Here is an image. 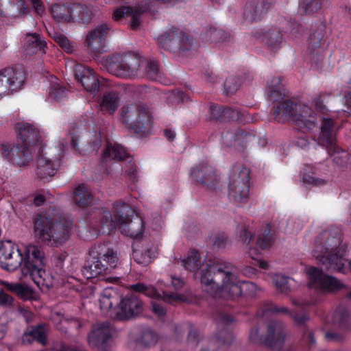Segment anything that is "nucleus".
<instances>
[{"instance_id":"nucleus-1","label":"nucleus","mask_w":351,"mask_h":351,"mask_svg":"<svg viewBox=\"0 0 351 351\" xmlns=\"http://www.w3.org/2000/svg\"><path fill=\"white\" fill-rule=\"evenodd\" d=\"M203 289L213 297L235 300L245 293L250 297L258 293V287L251 282H241L237 268L231 263L208 264L199 274Z\"/></svg>"},{"instance_id":"nucleus-2","label":"nucleus","mask_w":351,"mask_h":351,"mask_svg":"<svg viewBox=\"0 0 351 351\" xmlns=\"http://www.w3.org/2000/svg\"><path fill=\"white\" fill-rule=\"evenodd\" d=\"M312 253L326 271L346 273L351 269V261L348 262L346 257V246L342 243L337 228L331 227L322 232L315 239Z\"/></svg>"},{"instance_id":"nucleus-3","label":"nucleus","mask_w":351,"mask_h":351,"mask_svg":"<svg viewBox=\"0 0 351 351\" xmlns=\"http://www.w3.org/2000/svg\"><path fill=\"white\" fill-rule=\"evenodd\" d=\"M21 142L16 147L8 144L2 145V156L17 166H26L37 150L41 149L38 130L28 123H18L15 126Z\"/></svg>"},{"instance_id":"nucleus-4","label":"nucleus","mask_w":351,"mask_h":351,"mask_svg":"<svg viewBox=\"0 0 351 351\" xmlns=\"http://www.w3.org/2000/svg\"><path fill=\"white\" fill-rule=\"evenodd\" d=\"M114 215L105 210L101 217L99 231L102 233L119 228L121 232L130 237L141 235L144 230L143 219L134 215V210L125 203H117L114 206Z\"/></svg>"},{"instance_id":"nucleus-5","label":"nucleus","mask_w":351,"mask_h":351,"mask_svg":"<svg viewBox=\"0 0 351 351\" xmlns=\"http://www.w3.org/2000/svg\"><path fill=\"white\" fill-rule=\"evenodd\" d=\"M72 227V221L64 217L39 215L34 221V234L40 241L58 247L69 240Z\"/></svg>"},{"instance_id":"nucleus-6","label":"nucleus","mask_w":351,"mask_h":351,"mask_svg":"<svg viewBox=\"0 0 351 351\" xmlns=\"http://www.w3.org/2000/svg\"><path fill=\"white\" fill-rule=\"evenodd\" d=\"M22 274L29 276L39 287L49 285V276L44 269L45 256L43 248L33 244L25 246Z\"/></svg>"},{"instance_id":"nucleus-7","label":"nucleus","mask_w":351,"mask_h":351,"mask_svg":"<svg viewBox=\"0 0 351 351\" xmlns=\"http://www.w3.org/2000/svg\"><path fill=\"white\" fill-rule=\"evenodd\" d=\"M101 62L109 73L121 78L133 79L143 75L141 69L143 60L135 54L109 55L103 57Z\"/></svg>"},{"instance_id":"nucleus-8","label":"nucleus","mask_w":351,"mask_h":351,"mask_svg":"<svg viewBox=\"0 0 351 351\" xmlns=\"http://www.w3.org/2000/svg\"><path fill=\"white\" fill-rule=\"evenodd\" d=\"M119 256L117 251L108 248L104 252L99 253L97 257L87 262L83 267L82 274L87 279L99 278L101 280L116 282L119 280L118 277L105 276L111 273L119 264Z\"/></svg>"},{"instance_id":"nucleus-9","label":"nucleus","mask_w":351,"mask_h":351,"mask_svg":"<svg viewBox=\"0 0 351 351\" xmlns=\"http://www.w3.org/2000/svg\"><path fill=\"white\" fill-rule=\"evenodd\" d=\"M250 172L242 164L232 167L229 177L228 194L230 199L237 204H245L250 199Z\"/></svg>"},{"instance_id":"nucleus-10","label":"nucleus","mask_w":351,"mask_h":351,"mask_svg":"<svg viewBox=\"0 0 351 351\" xmlns=\"http://www.w3.org/2000/svg\"><path fill=\"white\" fill-rule=\"evenodd\" d=\"M314 139L317 141L319 145L327 149L336 164L343 166L348 163L349 154L337 146L334 123L331 119H322L319 128V134L314 135Z\"/></svg>"},{"instance_id":"nucleus-11","label":"nucleus","mask_w":351,"mask_h":351,"mask_svg":"<svg viewBox=\"0 0 351 351\" xmlns=\"http://www.w3.org/2000/svg\"><path fill=\"white\" fill-rule=\"evenodd\" d=\"M66 143L62 140L58 142L56 147L44 152L43 149L37 150V174L40 178L53 176L60 165V161L64 156Z\"/></svg>"},{"instance_id":"nucleus-12","label":"nucleus","mask_w":351,"mask_h":351,"mask_svg":"<svg viewBox=\"0 0 351 351\" xmlns=\"http://www.w3.org/2000/svg\"><path fill=\"white\" fill-rule=\"evenodd\" d=\"M121 121L138 132L151 125V111L143 103L131 104L121 108Z\"/></svg>"},{"instance_id":"nucleus-13","label":"nucleus","mask_w":351,"mask_h":351,"mask_svg":"<svg viewBox=\"0 0 351 351\" xmlns=\"http://www.w3.org/2000/svg\"><path fill=\"white\" fill-rule=\"evenodd\" d=\"M114 330L109 322L97 323L88 335V343L99 351H109L114 345Z\"/></svg>"},{"instance_id":"nucleus-14","label":"nucleus","mask_w":351,"mask_h":351,"mask_svg":"<svg viewBox=\"0 0 351 351\" xmlns=\"http://www.w3.org/2000/svg\"><path fill=\"white\" fill-rule=\"evenodd\" d=\"M157 40L161 47L173 52L188 50L191 45L190 38L176 27L167 30Z\"/></svg>"},{"instance_id":"nucleus-15","label":"nucleus","mask_w":351,"mask_h":351,"mask_svg":"<svg viewBox=\"0 0 351 351\" xmlns=\"http://www.w3.org/2000/svg\"><path fill=\"white\" fill-rule=\"evenodd\" d=\"M25 79L23 69L7 68L0 71V97L19 91Z\"/></svg>"},{"instance_id":"nucleus-16","label":"nucleus","mask_w":351,"mask_h":351,"mask_svg":"<svg viewBox=\"0 0 351 351\" xmlns=\"http://www.w3.org/2000/svg\"><path fill=\"white\" fill-rule=\"evenodd\" d=\"M143 302L136 293H128L120 300L117 317L126 320L138 317L143 311Z\"/></svg>"},{"instance_id":"nucleus-17","label":"nucleus","mask_w":351,"mask_h":351,"mask_svg":"<svg viewBox=\"0 0 351 351\" xmlns=\"http://www.w3.org/2000/svg\"><path fill=\"white\" fill-rule=\"evenodd\" d=\"M110 27L107 23L99 24L89 30L86 36L84 45L93 53H102Z\"/></svg>"},{"instance_id":"nucleus-18","label":"nucleus","mask_w":351,"mask_h":351,"mask_svg":"<svg viewBox=\"0 0 351 351\" xmlns=\"http://www.w3.org/2000/svg\"><path fill=\"white\" fill-rule=\"evenodd\" d=\"M131 290L136 293H143L148 297L162 299L169 304H175L178 302H184L186 300L184 295L177 293H171L167 291H158L153 286L146 285L142 282H138L130 286Z\"/></svg>"},{"instance_id":"nucleus-19","label":"nucleus","mask_w":351,"mask_h":351,"mask_svg":"<svg viewBox=\"0 0 351 351\" xmlns=\"http://www.w3.org/2000/svg\"><path fill=\"white\" fill-rule=\"evenodd\" d=\"M310 278V286L315 289L328 291H336L340 289L343 284L337 278L324 274L323 271L316 267L308 269Z\"/></svg>"},{"instance_id":"nucleus-20","label":"nucleus","mask_w":351,"mask_h":351,"mask_svg":"<svg viewBox=\"0 0 351 351\" xmlns=\"http://www.w3.org/2000/svg\"><path fill=\"white\" fill-rule=\"evenodd\" d=\"M158 340L157 333L149 327L135 328L129 333V346L135 348V346L149 347L155 345Z\"/></svg>"},{"instance_id":"nucleus-21","label":"nucleus","mask_w":351,"mask_h":351,"mask_svg":"<svg viewBox=\"0 0 351 351\" xmlns=\"http://www.w3.org/2000/svg\"><path fill=\"white\" fill-rule=\"evenodd\" d=\"M285 337L283 324L278 321H272L268 325L264 345L272 350H280L284 345Z\"/></svg>"},{"instance_id":"nucleus-22","label":"nucleus","mask_w":351,"mask_h":351,"mask_svg":"<svg viewBox=\"0 0 351 351\" xmlns=\"http://www.w3.org/2000/svg\"><path fill=\"white\" fill-rule=\"evenodd\" d=\"M75 77L84 88L90 93H97L99 89V81L95 73L88 67L77 64L75 68Z\"/></svg>"},{"instance_id":"nucleus-23","label":"nucleus","mask_w":351,"mask_h":351,"mask_svg":"<svg viewBox=\"0 0 351 351\" xmlns=\"http://www.w3.org/2000/svg\"><path fill=\"white\" fill-rule=\"evenodd\" d=\"M148 9H149V5L138 7L121 6L114 10L112 18L114 21H119L130 16L132 19L131 28L136 29L141 25V14Z\"/></svg>"},{"instance_id":"nucleus-24","label":"nucleus","mask_w":351,"mask_h":351,"mask_svg":"<svg viewBox=\"0 0 351 351\" xmlns=\"http://www.w3.org/2000/svg\"><path fill=\"white\" fill-rule=\"evenodd\" d=\"M273 0L251 1L245 5L243 15L246 20L255 21L271 8Z\"/></svg>"},{"instance_id":"nucleus-25","label":"nucleus","mask_w":351,"mask_h":351,"mask_svg":"<svg viewBox=\"0 0 351 351\" xmlns=\"http://www.w3.org/2000/svg\"><path fill=\"white\" fill-rule=\"evenodd\" d=\"M191 176L197 182L207 186L214 184L217 180L213 168L207 164H199L193 167Z\"/></svg>"},{"instance_id":"nucleus-26","label":"nucleus","mask_w":351,"mask_h":351,"mask_svg":"<svg viewBox=\"0 0 351 351\" xmlns=\"http://www.w3.org/2000/svg\"><path fill=\"white\" fill-rule=\"evenodd\" d=\"M49 332V326L46 324H40L32 326L23 337V343H31L37 341L43 346L47 343V335Z\"/></svg>"},{"instance_id":"nucleus-27","label":"nucleus","mask_w":351,"mask_h":351,"mask_svg":"<svg viewBox=\"0 0 351 351\" xmlns=\"http://www.w3.org/2000/svg\"><path fill=\"white\" fill-rule=\"evenodd\" d=\"M28 8L24 0H10L0 5V16L18 18L24 16Z\"/></svg>"},{"instance_id":"nucleus-28","label":"nucleus","mask_w":351,"mask_h":351,"mask_svg":"<svg viewBox=\"0 0 351 351\" xmlns=\"http://www.w3.org/2000/svg\"><path fill=\"white\" fill-rule=\"evenodd\" d=\"M296 117L294 121L301 127L313 130L315 128V113L306 105L297 106L295 108Z\"/></svg>"},{"instance_id":"nucleus-29","label":"nucleus","mask_w":351,"mask_h":351,"mask_svg":"<svg viewBox=\"0 0 351 351\" xmlns=\"http://www.w3.org/2000/svg\"><path fill=\"white\" fill-rule=\"evenodd\" d=\"M151 243L147 241H136L133 244V257L139 264L147 265L152 261Z\"/></svg>"},{"instance_id":"nucleus-30","label":"nucleus","mask_w":351,"mask_h":351,"mask_svg":"<svg viewBox=\"0 0 351 351\" xmlns=\"http://www.w3.org/2000/svg\"><path fill=\"white\" fill-rule=\"evenodd\" d=\"M71 23H79L88 25L94 16V8L91 5L80 3H73Z\"/></svg>"},{"instance_id":"nucleus-31","label":"nucleus","mask_w":351,"mask_h":351,"mask_svg":"<svg viewBox=\"0 0 351 351\" xmlns=\"http://www.w3.org/2000/svg\"><path fill=\"white\" fill-rule=\"evenodd\" d=\"M295 105L289 99H285L280 101L274 109V116L278 122L284 121L287 118L295 119L296 117Z\"/></svg>"},{"instance_id":"nucleus-32","label":"nucleus","mask_w":351,"mask_h":351,"mask_svg":"<svg viewBox=\"0 0 351 351\" xmlns=\"http://www.w3.org/2000/svg\"><path fill=\"white\" fill-rule=\"evenodd\" d=\"M120 295L116 289L108 287L103 290L99 298L100 308L108 312L114 306H119Z\"/></svg>"},{"instance_id":"nucleus-33","label":"nucleus","mask_w":351,"mask_h":351,"mask_svg":"<svg viewBox=\"0 0 351 351\" xmlns=\"http://www.w3.org/2000/svg\"><path fill=\"white\" fill-rule=\"evenodd\" d=\"M24 52L26 56H32L40 51L45 53L46 43L41 39L37 33H27L24 38Z\"/></svg>"},{"instance_id":"nucleus-34","label":"nucleus","mask_w":351,"mask_h":351,"mask_svg":"<svg viewBox=\"0 0 351 351\" xmlns=\"http://www.w3.org/2000/svg\"><path fill=\"white\" fill-rule=\"evenodd\" d=\"M73 3H57L53 4L50 8V12L52 17L57 22L71 23L73 12Z\"/></svg>"},{"instance_id":"nucleus-35","label":"nucleus","mask_w":351,"mask_h":351,"mask_svg":"<svg viewBox=\"0 0 351 351\" xmlns=\"http://www.w3.org/2000/svg\"><path fill=\"white\" fill-rule=\"evenodd\" d=\"M266 91L269 99L273 102L279 103L286 99L285 89L279 77H272L268 81Z\"/></svg>"},{"instance_id":"nucleus-36","label":"nucleus","mask_w":351,"mask_h":351,"mask_svg":"<svg viewBox=\"0 0 351 351\" xmlns=\"http://www.w3.org/2000/svg\"><path fill=\"white\" fill-rule=\"evenodd\" d=\"M264 41L271 49H276L281 47L282 43V34L277 27L272 26L265 31L263 34Z\"/></svg>"},{"instance_id":"nucleus-37","label":"nucleus","mask_w":351,"mask_h":351,"mask_svg":"<svg viewBox=\"0 0 351 351\" xmlns=\"http://www.w3.org/2000/svg\"><path fill=\"white\" fill-rule=\"evenodd\" d=\"M127 156L128 154L123 147L119 144L109 143L106 145L102 157L104 160L108 161L109 160H122Z\"/></svg>"},{"instance_id":"nucleus-38","label":"nucleus","mask_w":351,"mask_h":351,"mask_svg":"<svg viewBox=\"0 0 351 351\" xmlns=\"http://www.w3.org/2000/svg\"><path fill=\"white\" fill-rule=\"evenodd\" d=\"M92 201V195L88 189L84 184H79L73 191V202L78 207L89 205Z\"/></svg>"},{"instance_id":"nucleus-39","label":"nucleus","mask_w":351,"mask_h":351,"mask_svg":"<svg viewBox=\"0 0 351 351\" xmlns=\"http://www.w3.org/2000/svg\"><path fill=\"white\" fill-rule=\"evenodd\" d=\"M204 38L206 42L225 43L230 41L231 35L221 29L210 27L205 32Z\"/></svg>"},{"instance_id":"nucleus-40","label":"nucleus","mask_w":351,"mask_h":351,"mask_svg":"<svg viewBox=\"0 0 351 351\" xmlns=\"http://www.w3.org/2000/svg\"><path fill=\"white\" fill-rule=\"evenodd\" d=\"M100 106L101 110L108 113H113L119 106V94L115 91L104 94Z\"/></svg>"},{"instance_id":"nucleus-41","label":"nucleus","mask_w":351,"mask_h":351,"mask_svg":"<svg viewBox=\"0 0 351 351\" xmlns=\"http://www.w3.org/2000/svg\"><path fill=\"white\" fill-rule=\"evenodd\" d=\"M202 265V261L197 251L193 250L189 252L187 257L182 261V265L187 270L197 271Z\"/></svg>"},{"instance_id":"nucleus-42","label":"nucleus","mask_w":351,"mask_h":351,"mask_svg":"<svg viewBox=\"0 0 351 351\" xmlns=\"http://www.w3.org/2000/svg\"><path fill=\"white\" fill-rule=\"evenodd\" d=\"M14 252H20L19 248L10 241H5L0 243V266L4 265V263L10 259L14 254Z\"/></svg>"},{"instance_id":"nucleus-43","label":"nucleus","mask_w":351,"mask_h":351,"mask_svg":"<svg viewBox=\"0 0 351 351\" xmlns=\"http://www.w3.org/2000/svg\"><path fill=\"white\" fill-rule=\"evenodd\" d=\"M142 71L143 75L141 77H146L155 81H160L162 78L158 63L155 60L147 61L144 65V70Z\"/></svg>"},{"instance_id":"nucleus-44","label":"nucleus","mask_w":351,"mask_h":351,"mask_svg":"<svg viewBox=\"0 0 351 351\" xmlns=\"http://www.w3.org/2000/svg\"><path fill=\"white\" fill-rule=\"evenodd\" d=\"M324 38V28L322 26L319 27L317 29L311 33L308 39V49L313 52L316 49H319L322 44Z\"/></svg>"},{"instance_id":"nucleus-45","label":"nucleus","mask_w":351,"mask_h":351,"mask_svg":"<svg viewBox=\"0 0 351 351\" xmlns=\"http://www.w3.org/2000/svg\"><path fill=\"white\" fill-rule=\"evenodd\" d=\"M23 263L24 258L21 252H14L13 256L10 259L7 260L6 263H4V265L2 266V268L12 271L21 267L22 270Z\"/></svg>"},{"instance_id":"nucleus-46","label":"nucleus","mask_w":351,"mask_h":351,"mask_svg":"<svg viewBox=\"0 0 351 351\" xmlns=\"http://www.w3.org/2000/svg\"><path fill=\"white\" fill-rule=\"evenodd\" d=\"M208 243L214 249H225L228 245L227 236L223 232H215L209 236Z\"/></svg>"},{"instance_id":"nucleus-47","label":"nucleus","mask_w":351,"mask_h":351,"mask_svg":"<svg viewBox=\"0 0 351 351\" xmlns=\"http://www.w3.org/2000/svg\"><path fill=\"white\" fill-rule=\"evenodd\" d=\"M234 138V141H236L238 144H244L251 142L254 140V136L250 133L245 132L244 131H240L235 134V137L233 134H226L223 137V142L227 144V145H231L232 143H228V140Z\"/></svg>"},{"instance_id":"nucleus-48","label":"nucleus","mask_w":351,"mask_h":351,"mask_svg":"<svg viewBox=\"0 0 351 351\" xmlns=\"http://www.w3.org/2000/svg\"><path fill=\"white\" fill-rule=\"evenodd\" d=\"M52 37L66 52L71 53L75 51V45L74 43L70 40L66 36L58 32H54Z\"/></svg>"},{"instance_id":"nucleus-49","label":"nucleus","mask_w":351,"mask_h":351,"mask_svg":"<svg viewBox=\"0 0 351 351\" xmlns=\"http://www.w3.org/2000/svg\"><path fill=\"white\" fill-rule=\"evenodd\" d=\"M272 280L277 289L281 293H287L290 291L291 280L290 278L281 274H275Z\"/></svg>"},{"instance_id":"nucleus-50","label":"nucleus","mask_w":351,"mask_h":351,"mask_svg":"<svg viewBox=\"0 0 351 351\" xmlns=\"http://www.w3.org/2000/svg\"><path fill=\"white\" fill-rule=\"evenodd\" d=\"M325 0H300L301 8L308 14L317 12L322 8Z\"/></svg>"},{"instance_id":"nucleus-51","label":"nucleus","mask_w":351,"mask_h":351,"mask_svg":"<svg viewBox=\"0 0 351 351\" xmlns=\"http://www.w3.org/2000/svg\"><path fill=\"white\" fill-rule=\"evenodd\" d=\"M273 243L272 235L271 234L270 227H266L263 232L258 236L256 245L263 250L269 247Z\"/></svg>"},{"instance_id":"nucleus-52","label":"nucleus","mask_w":351,"mask_h":351,"mask_svg":"<svg viewBox=\"0 0 351 351\" xmlns=\"http://www.w3.org/2000/svg\"><path fill=\"white\" fill-rule=\"evenodd\" d=\"M49 96L56 101H63L66 96V90L57 82L51 84Z\"/></svg>"},{"instance_id":"nucleus-53","label":"nucleus","mask_w":351,"mask_h":351,"mask_svg":"<svg viewBox=\"0 0 351 351\" xmlns=\"http://www.w3.org/2000/svg\"><path fill=\"white\" fill-rule=\"evenodd\" d=\"M348 319V313L343 309L340 308L337 310L332 317L334 324L338 325L340 327L346 326Z\"/></svg>"},{"instance_id":"nucleus-54","label":"nucleus","mask_w":351,"mask_h":351,"mask_svg":"<svg viewBox=\"0 0 351 351\" xmlns=\"http://www.w3.org/2000/svg\"><path fill=\"white\" fill-rule=\"evenodd\" d=\"M243 114L236 108L230 107L225 108L223 121H242Z\"/></svg>"},{"instance_id":"nucleus-55","label":"nucleus","mask_w":351,"mask_h":351,"mask_svg":"<svg viewBox=\"0 0 351 351\" xmlns=\"http://www.w3.org/2000/svg\"><path fill=\"white\" fill-rule=\"evenodd\" d=\"M241 79L237 77H231L227 79L225 82V88L229 93H234L240 87Z\"/></svg>"},{"instance_id":"nucleus-56","label":"nucleus","mask_w":351,"mask_h":351,"mask_svg":"<svg viewBox=\"0 0 351 351\" xmlns=\"http://www.w3.org/2000/svg\"><path fill=\"white\" fill-rule=\"evenodd\" d=\"M226 106H211L210 113L213 119L223 121V115Z\"/></svg>"},{"instance_id":"nucleus-57","label":"nucleus","mask_w":351,"mask_h":351,"mask_svg":"<svg viewBox=\"0 0 351 351\" xmlns=\"http://www.w3.org/2000/svg\"><path fill=\"white\" fill-rule=\"evenodd\" d=\"M304 183L311 184L316 186H323L326 184V181L324 179L315 178L314 176L306 175L302 178Z\"/></svg>"},{"instance_id":"nucleus-58","label":"nucleus","mask_w":351,"mask_h":351,"mask_svg":"<svg viewBox=\"0 0 351 351\" xmlns=\"http://www.w3.org/2000/svg\"><path fill=\"white\" fill-rule=\"evenodd\" d=\"M295 145L302 149H306L308 147L309 142L308 136L304 132H298Z\"/></svg>"},{"instance_id":"nucleus-59","label":"nucleus","mask_w":351,"mask_h":351,"mask_svg":"<svg viewBox=\"0 0 351 351\" xmlns=\"http://www.w3.org/2000/svg\"><path fill=\"white\" fill-rule=\"evenodd\" d=\"M322 94H317L314 96L313 99V104L315 107L316 110L318 112H320L322 113H324L326 108L325 105L323 104L322 100Z\"/></svg>"},{"instance_id":"nucleus-60","label":"nucleus","mask_w":351,"mask_h":351,"mask_svg":"<svg viewBox=\"0 0 351 351\" xmlns=\"http://www.w3.org/2000/svg\"><path fill=\"white\" fill-rule=\"evenodd\" d=\"M170 99L176 104L184 103L189 100V97L181 91L172 93L170 95Z\"/></svg>"},{"instance_id":"nucleus-61","label":"nucleus","mask_w":351,"mask_h":351,"mask_svg":"<svg viewBox=\"0 0 351 351\" xmlns=\"http://www.w3.org/2000/svg\"><path fill=\"white\" fill-rule=\"evenodd\" d=\"M249 337L250 341L254 343L264 344L265 337L259 335L258 329L256 328L251 330Z\"/></svg>"},{"instance_id":"nucleus-62","label":"nucleus","mask_w":351,"mask_h":351,"mask_svg":"<svg viewBox=\"0 0 351 351\" xmlns=\"http://www.w3.org/2000/svg\"><path fill=\"white\" fill-rule=\"evenodd\" d=\"M16 293L22 298H27L32 295L31 289L25 285L19 284L18 286H16Z\"/></svg>"},{"instance_id":"nucleus-63","label":"nucleus","mask_w":351,"mask_h":351,"mask_svg":"<svg viewBox=\"0 0 351 351\" xmlns=\"http://www.w3.org/2000/svg\"><path fill=\"white\" fill-rule=\"evenodd\" d=\"M13 298L10 295L3 291L0 292V305L6 307L10 306L13 303Z\"/></svg>"},{"instance_id":"nucleus-64","label":"nucleus","mask_w":351,"mask_h":351,"mask_svg":"<svg viewBox=\"0 0 351 351\" xmlns=\"http://www.w3.org/2000/svg\"><path fill=\"white\" fill-rule=\"evenodd\" d=\"M32 4L35 12L38 15H42L45 12V6L41 0H29Z\"/></svg>"}]
</instances>
